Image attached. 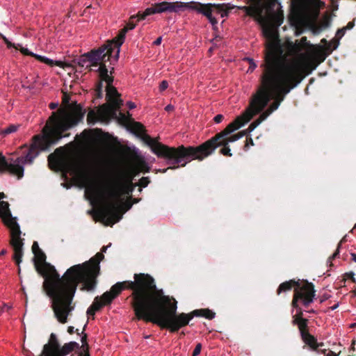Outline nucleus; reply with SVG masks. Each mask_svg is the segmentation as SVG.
Returning <instances> with one entry per match:
<instances>
[{"instance_id": "obj_1", "label": "nucleus", "mask_w": 356, "mask_h": 356, "mask_svg": "<svg viewBox=\"0 0 356 356\" xmlns=\"http://www.w3.org/2000/svg\"><path fill=\"white\" fill-rule=\"evenodd\" d=\"M103 257L102 254H97L96 257L82 264L71 266L60 277L55 267L46 261V254L42 250L34 254V267L44 278L42 288L51 300V307L59 323H67V317L74 309L72 301L79 283L83 284L82 291L95 289L100 273L99 261Z\"/></svg>"}, {"instance_id": "obj_2", "label": "nucleus", "mask_w": 356, "mask_h": 356, "mask_svg": "<svg viewBox=\"0 0 356 356\" xmlns=\"http://www.w3.org/2000/svg\"><path fill=\"white\" fill-rule=\"evenodd\" d=\"M282 51L270 44L266 51L264 63L261 65V86L252 95L251 108L261 113L271 99L280 104L285 96L303 79V69L297 62H289Z\"/></svg>"}, {"instance_id": "obj_3", "label": "nucleus", "mask_w": 356, "mask_h": 356, "mask_svg": "<svg viewBox=\"0 0 356 356\" xmlns=\"http://www.w3.org/2000/svg\"><path fill=\"white\" fill-rule=\"evenodd\" d=\"M84 115L85 111L76 103L71 111L60 108L56 112H53L42 129V135L33 136V143L25 156H19L13 163H9L0 153V172H9L16 176L18 179H22L24 176V165L31 164L38 156L40 150H45L61 138L68 137L70 134L65 132L82 121Z\"/></svg>"}, {"instance_id": "obj_4", "label": "nucleus", "mask_w": 356, "mask_h": 356, "mask_svg": "<svg viewBox=\"0 0 356 356\" xmlns=\"http://www.w3.org/2000/svg\"><path fill=\"white\" fill-rule=\"evenodd\" d=\"M134 279L117 282L109 291L115 298L124 289L131 290L130 305L135 318L156 325L164 292L157 288L155 280L149 274L135 273Z\"/></svg>"}, {"instance_id": "obj_5", "label": "nucleus", "mask_w": 356, "mask_h": 356, "mask_svg": "<svg viewBox=\"0 0 356 356\" xmlns=\"http://www.w3.org/2000/svg\"><path fill=\"white\" fill-rule=\"evenodd\" d=\"M156 325L161 329H166L174 333L189 324L195 316L211 320L216 314L209 309H195L190 313H177V302L172 297L163 295Z\"/></svg>"}, {"instance_id": "obj_6", "label": "nucleus", "mask_w": 356, "mask_h": 356, "mask_svg": "<svg viewBox=\"0 0 356 356\" xmlns=\"http://www.w3.org/2000/svg\"><path fill=\"white\" fill-rule=\"evenodd\" d=\"M245 131H243L236 134L224 136L211 144V146H213V147L211 148L205 145L207 143V140L197 146L185 147L181 145H179L178 149L162 147L165 151L163 152V154H164L165 156L172 159L175 163L182 162L183 164L181 165H183L186 163H189L193 160H204L205 158L211 155L217 147H220V145H229V143L236 141L245 136Z\"/></svg>"}, {"instance_id": "obj_7", "label": "nucleus", "mask_w": 356, "mask_h": 356, "mask_svg": "<svg viewBox=\"0 0 356 356\" xmlns=\"http://www.w3.org/2000/svg\"><path fill=\"white\" fill-rule=\"evenodd\" d=\"M133 177L121 175L108 192V201L101 210V215L106 219V225L112 226L119 222L122 214L119 211V201L122 194L130 195L136 184L132 182Z\"/></svg>"}, {"instance_id": "obj_8", "label": "nucleus", "mask_w": 356, "mask_h": 356, "mask_svg": "<svg viewBox=\"0 0 356 356\" xmlns=\"http://www.w3.org/2000/svg\"><path fill=\"white\" fill-rule=\"evenodd\" d=\"M9 206L10 204L8 202L0 201V218H1L3 224L10 229V245L14 251L13 259L19 267L18 271L19 273L21 270L19 264L22 262L24 254V239L21 238L22 232L19 225L17 222V218L13 217Z\"/></svg>"}, {"instance_id": "obj_9", "label": "nucleus", "mask_w": 356, "mask_h": 356, "mask_svg": "<svg viewBox=\"0 0 356 356\" xmlns=\"http://www.w3.org/2000/svg\"><path fill=\"white\" fill-rule=\"evenodd\" d=\"M48 163L49 168L52 170H60L68 172L84 182L88 181L87 172L83 169L80 161L76 159H70L64 161L54 154H51L48 156Z\"/></svg>"}, {"instance_id": "obj_10", "label": "nucleus", "mask_w": 356, "mask_h": 356, "mask_svg": "<svg viewBox=\"0 0 356 356\" xmlns=\"http://www.w3.org/2000/svg\"><path fill=\"white\" fill-rule=\"evenodd\" d=\"M112 44L106 43L98 49H94L91 51L83 54L78 60V65L80 67H84L87 62L90 63L89 65H86V69L89 71L95 70L92 67H97L100 61L108 62L111 58L114 59V53L111 49Z\"/></svg>"}, {"instance_id": "obj_11", "label": "nucleus", "mask_w": 356, "mask_h": 356, "mask_svg": "<svg viewBox=\"0 0 356 356\" xmlns=\"http://www.w3.org/2000/svg\"><path fill=\"white\" fill-rule=\"evenodd\" d=\"M314 286L313 284H307L302 288H298L295 291L293 294L291 305L293 308L297 310V314L293 316V320H303L305 319L303 316V312L299 306V302L305 307L308 306L313 302L315 296Z\"/></svg>"}, {"instance_id": "obj_12", "label": "nucleus", "mask_w": 356, "mask_h": 356, "mask_svg": "<svg viewBox=\"0 0 356 356\" xmlns=\"http://www.w3.org/2000/svg\"><path fill=\"white\" fill-rule=\"evenodd\" d=\"M257 114H258V113H255V109L251 108V102L250 101L249 106L245 111L241 115L238 116L233 122L229 123L222 131L207 140L206 145L210 148L213 147V146H211V144L224 136L230 135L232 132L238 129L245 123L248 122L252 117Z\"/></svg>"}, {"instance_id": "obj_13", "label": "nucleus", "mask_w": 356, "mask_h": 356, "mask_svg": "<svg viewBox=\"0 0 356 356\" xmlns=\"http://www.w3.org/2000/svg\"><path fill=\"white\" fill-rule=\"evenodd\" d=\"M232 8H227L225 4H203L193 1L191 10H196L199 13L204 15L207 17L212 25H215L218 22L216 18L212 16V12L215 11L216 13L220 14L222 17H224L228 15L229 10Z\"/></svg>"}, {"instance_id": "obj_14", "label": "nucleus", "mask_w": 356, "mask_h": 356, "mask_svg": "<svg viewBox=\"0 0 356 356\" xmlns=\"http://www.w3.org/2000/svg\"><path fill=\"white\" fill-rule=\"evenodd\" d=\"M145 141L147 143V145L151 147V149L154 154H155L158 157L164 159L166 161L167 164L170 165V166L168 168H165V169H159L157 170V172H159L161 173H165L169 169L175 170L179 167H184L188 163H186L184 165H181V164H183L182 162L175 163L172 159H170V158L165 156L164 155V154H163V152H165V151L162 147H166L172 148V149H178L179 147V146H178L177 147H169L166 145L162 144V143L156 141V140L152 138L149 136H145Z\"/></svg>"}, {"instance_id": "obj_15", "label": "nucleus", "mask_w": 356, "mask_h": 356, "mask_svg": "<svg viewBox=\"0 0 356 356\" xmlns=\"http://www.w3.org/2000/svg\"><path fill=\"white\" fill-rule=\"evenodd\" d=\"M140 20L138 16H131L129 19V22L126 24V26L122 29L118 36L111 41H107L106 43L112 44L111 49L114 53V60L116 61L119 58V54L120 50V46L123 44L125 38L126 33L129 31L132 30L136 26V22Z\"/></svg>"}, {"instance_id": "obj_16", "label": "nucleus", "mask_w": 356, "mask_h": 356, "mask_svg": "<svg viewBox=\"0 0 356 356\" xmlns=\"http://www.w3.org/2000/svg\"><path fill=\"white\" fill-rule=\"evenodd\" d=\"M106 98L109 102V104H104V107H106L117 115V112L120 109L123 104L122 100L120 99V94L118 92L115 87L113 84L107 85L106 87Z\"/></svg>"}, {"instance_id": "obj_17", "label": "nucleus", "mask_w": 356, "mask_h": 356, "mask_svg": "<svg viewBox=\"0 0 356 356\" xmlns=\"http://www.w3.org/2000/svg\"><path fill=\"white\" fill-rule=\"evenodd\" d=\"M111 117H116V115L113 114L112 111L108 110V108L104 107L103 105L101 109H99L97 111L90 110L88 112L87 115V122L89 124H95L98 121L107 122Z\"/></svg>"}, {"instance_id": "obj_18", "label": "nucleus", "mask_w": 356, "mask_h": 356, "mask_svg": "<svg viewBox=\"0 0 356 356\" xmlns=\"http://www.w3.org/2000/svg\"><path fill=\"white\" fill-rule=\"evenodd\" d=\"M250 6H238V8L243 10L245 14L256 18H262L265 9V0H249Z\"/></svg>"}, {"instance_id": "obj_19", "label": "nucleus", "mask_w": 356, "mask_h": 356, "mask_svg": "<svg viewBox=\"0 0 356 356\" xmlns=\"http://www.w3.org/2000/svg\"><path fill=\"white\" fill-rule=\"evenodd\" d=\"M170 2L167 1L156 3L153 7L145 9L143 13H138L140 19H145L147 16L155 13H161L166 11L170 12Z\"/></svg>"}, {"instance_id": "obj_20", "label": "nucleus", "mask_w": 356, "mask_h": 356, "mask_svg": "<svg viewBox=\"0 0 356 356\" xmlns=\"http://www.w3.org/2000/svg\"><path fill=\"white\" fill-rule=\"evenodd\" d=\"M60 345L56 335L54 333H51L49 342L44 345L42 351L38 356H53Z\"/></svg>"}, {"instance_id": "obj_21", "label": "nucleus", "mask_w": 356, "mask_h": 356, "mask_svg": "<svg viewBox=\"0 0 356 356\" xmlns=\"http://www.w3.org/2000/svg\"><path fill=\"white\" fill-rule=\"evenodd\" d=\"M307 284H312L311 282H308L307 281H303L302 282L298 281H296L294 280H290L289 281H286L282 282L280 284L278 289H277V294L280 295L282 292H286L291 291L293 287H294V291L298 289L305 286ZM295 294V292L293 293Z\"/></svg>"}, {"instance_id": "obj_22", "label": "nucleus", "mask_w": 356, "mask_h": 356, "mask_svg": "<svg viewBox=\"0 0 356 356\" xmlns=\"http://www.w3.org/2000/svg\"><path fill=\"white\" fill-rule=\"evenodd\" d=\"M80 348L79 344L75 341H70L65 343L63 346L60 345L58 349L56 351L53 356H66L74 350Z\"/></svg>"}, {"instance_id": "obj_23", "label": "nucleus", "mask_w": 356, "mask_h": 356, "mask_svg": "<svg viewBox=\"0 0 356 356\" xmlns=\"http://www.w3.org/2000/svg\"><path fill=\"white\" fill-rule=\"evenodd\" d=\"M106 62L100 61L96 71L99 72L100 81H105L107 85L113 84V76L108 75V70L106 66Z\"/></svg>"}, {"instance_id": "obj_24", "label": "nucleus", "mask_w": 356, "mask_h": 356, "mask_svg": "<svg viewBox=\"0 0 356 356\" xmlns=\"http://www.w3.org/2000/svg\"><path fill=\"white\" fill-rule=\"evenodd\" d=\"M193 1L183 3L179 1L170 2V12H178L179 10H184L186 9H192V4Z\"/></svg>"}, {"instance_id": "obj_25", "label": "nucleus", "mask_w": 356, "mask_h": 356, "mask_svg": "<svg viewBox=\"0 0 356 356\" xmlns=\"http://www.w3.org/2000/svg\"><path fill=\"white\" fill-rule=\"evenodd\" d=\"M303 334L304 335L301 336L302 340L309 347V350L313 351L316 347V338L309 332Z\"/></svg>"}, {"instance_id": "obj_26", "label": "nucleus", "mask_w": 356, "mask_h": 356, "mask_svg": "<svg viewBox=\"0 0 356 356\" xmlns=\"http://www.w3.org/2000/svg\"><path fill=\"white\" fill-rule=\"evenodd\" d=\"M292 323L293 325H297L300 333V336L304 335L305 333H308V320L307 319H303V320H293Z\"/></svg>"}, {"instance_id": "obj_27", "label": "nucleus", "mask_w": 356, "mask_h": 356, "mask_svg": "<svg viewBox=\"0 0 356 356\" xmlns=\"http://www.w3.org/2000/svg\"><path fill=\"white\" fill-rule=\"evenodd\" d=\"M35 58L50 66L56 65L59 67H63V63L61 61H54L53 60L39 55L35 56Z\"/></svg>"}, {"instance_id": "obj_28", "label": "nucleus", "mask_w": 356, "mask_h": 356, "mask_svg": "<svg viewBox=\"0 0 356 356\" xmlns=\"http://www.w3.org/2000/svg\"><path fill=\"white\" fill-rule=\"evenodd\" d=\"M261 113L259 117L252 122L248 127L247 131L252 132L257 126H259L264 120H265L267 118Z\"/></svg>"}, {"instance_id": "obj_29", "label": "nucleus", "mask_w": 356, "mask_h": 356, "mask_svg": "<svg viewBox=\"0 0 356 356\" xmlns=\"http://www.w3.org/2000/svg\"><path fill=\"white\" fill-rule=\"evenodd\" d=\"M99 298L100 301H102L104 305H110L115 299L110 291L104 292L101 296H99Z\"/></svg>"}, {"instance_id": "obj_30", "label": "nucleus", "mask_w": 356, "mask_h": 356, "mask_svg": "<svg viewBox=\"0 0 356 356\" xmlns=\"http://www.w3.org/2000/svg\"><path fill=\"white\" fill-rule=\"evenodd\" d=\"M280 104L276 100H273V103L269 106V107L264 111L262 113L266 115L265 116L268 118L273 111H276L280 106Z\"/></svg>"}, {"instance_id": "obj_31", "label": "nucleus", "mask_w": 356, "mask_h": 356, "mask_svg": "<svg viewBox=\"0 0 356 356\" xmlns=\"http://www.w3.org/2000/svg\"><path fill=\"white\" fill-rule=\"evenodd\" d=\"M339 44V40L337 39V38H334L331 40L330 42H329V44H327V47H326V50L329 52V53H331L332 52V51H334V49H336L338 46Z\"/></svg>"}, {"instance_id": "obj_32", "label": "nucleus", "mask_w": 356, "mask_h": 356, "mask_svg": "<svg viewBox=\"0 0 356 356\" xmlns=\"http://www.w3.org/2000/svg\"><path fill=\"white\" fill-rule=\"evenodd\" d=\"M90 306L94 309V310L98 312L105 305L102 301H100L99 296H97L95 298L94 301Z\"/></svg>"}, {"instance_id": "obj_33", "label": "nucleus", "mask_w": 356, "mask_h": 356, "mask_svg": "<svg viewBox=\"0 0 356 356\" xmlns=\"http://www.w3.org/2000/svg\"><path fill=\"white\" fill-rule=\"evenodd\" d=\"M18 127H19L18 125L10 124L8 127H6L4 129L1 130V134L3 136H6L8 134H10L15 132L17 130Z\"/></svg>"}, {"instance_id": "obj_34", "label": "nucleus", "mask_w": 356, "mask_h": 356, "mask_svg": "<svg viewBox=\"0 0 356 356\" xmlns=\"http://www.w3.org/2000/svg\"><path fill=\"white\" fill-rule=\"evenodd\" d=\"M149 183H150V179H149V177H143L139 180V182L136 184V186H138L140 187L139 192H141L142 188L147 187Z\"/></svg>"}, {"instance_id": "obj_35", "label": "nucleus", "mask_w": 356, "mask_h": 356, "mask_svg": "<svg viewBox=\"0 0 356 356\" xmlns=\"http://www.w3.org/2000/svg\"><path fill=\"white\" fill-rule=\"evenodd\" d=\"M137 170L139 172L147 173L150 171L151 168L145 161H141L138 164Z\"/></svg>"}, {"instance_id": "obj_36", "label": "nucleus", "mask_w": 356, "mask_h": 356, "mask_svg": "<svg viewBox=\"0 0 356 356\" xmlns=\"http://www.w3.org/2000/svg\"><path fill=\"white\" fill-rule=\"evenodd\" d=\"M132 131L136 134H140L145 131V127L141 123L135 122L132 125Z\"/></svg>"}, {"instance_id": "obj_37", "label": "nucleus", "mask_w": 356, "mask_h": 356, "mask_svg": "<svg viewBox=\"0 0 356 356\" xmlns=\"http://www.w3.org/2000/svg\"><path fill=\"white\" fill-rule=\"evenodd\" d=\"M119 204V211L123 215V213L127 211L128 210H129L132 205H133V203L129 201V200H127L124 203H123V205L122 207H121V206L120 205V202H118Z\"/></svg>"}, {"instance_id": "obj_38", "label": "nucleus", "mask_w": 356, "mask_h": 356, "mask_svg": "<svg viewBox=\"0 0 356 356\" xmlns=\"http://www.w3.org/2000/svg\"><path fill=\"white\" fill-rule=\"evenodd\" d=\"M222 148L220 149V154L225 156H232V154L231 153V149L229 148V146L228 145H220Z\"/></svg>"}, {"instance_id": "obj_39", "label": "nucleus", "mask_w": 356, "mask_h": 356, "mask_svg": "<svg viewBox=\"0 0 356 356\" xmlns=\"http://www.w3.org/2000/svg\"><path fill=\"white\" fill-rule=\"evenodd\" d=\"M343 277V278L341 280V282H343V284H345L347 279H350L353 283H356V280L355 278V273L352 271L344 273Z\"/></svg>"}, {"instance_id": "obj_40", "label": "nucleus", "mask_w": 356, "mask_h": 356, "mask_svg": "<svg viewBox=\"0 0 356 356\" xmlns=\"http://www.w3.org/2000/svg\"><path fill=\"white\" fill-rule=\"evenodd\" d=\"M81 334H82L81 338V341L82 343L81 348H82L83 350L88 351V350H89V345L87 342V337H88L87 334L82 332Z\"/></svg>"}, {"instance_id": "obj_41", "label": "nucleus", "mask_w": 356, "mask_h": 356, "mask_svg": "<svg viewBox=\"0 0 356 356\" xmlns=\"http://www.w3.org/2000/svg\"><path fill=\"white\" fill-rule=\"evenodd\" d=\"M324 346V343L323 342H318L316 341V347L315 349H314V352H316L317 354H325L327 350V349H322L321 348Z\"/></svg>"}, {"instance_id": "obj_42", "label": "nucleus", "mask_w": 356, "mask_h": 356, "mask_svg": "<svg viewBox=\"0 0 356 356\" xmlns=\"http://www.w3.org/2000/svg\"><path fill=\"white\" fill-rule=\"evenodd\" d=\"M1 38L3 39V42L6 44L8 48H15L16 49H18V47H19V44L16 45L15 44L12 43L10 41L8 40V39L3 35L2 34H0Z\"/></svg>"}, {"instance_id": "obj_43", "label": "nucleus", "mask_w": 356, "mask_h": 356, "mask_svg": "<svg viewBox=\"0 0 356 356\" xmlns=\"http://www.w3.org/2000/svg\"><path fill=\"white\" fill-rule=\"evenodd\" d=\"M309 42L307 41V37H302L300 39V43L297 44V48L300 50L302 48L309 46Z\"/></svg>"}, {"instance_id": "obj_44", "label": "nucleus", "mask_w": 356, "mask_h": 356, "mask_svg": "<svg viewBox=\"0 0 356 356\" xmlns=\"http://www.w3.org/2000/svg\"><path fill=\"white\" fill-rule=\"evenodd\" d=\"M103 91V81H100L96 85V92L97 97L100 98L102 96Z\"/></svg>"}, {"instance_id": "obj_45", "label": "nucleus", "mask_w": 356, "mask_h": 356, "mask_svg": "<svg viewBox=\"0 0 356 356\" xmlns=\"http://www.w3.org/2000/svg\"><path fill=\"white\" fill-rule=\"evenodd\" d=\"M245 60L250 64L248 72H253V70L257 67V64L254 63V60L250 58H245Z\"/></svg>"}, {"instance_id": "obj_46", "label": "nucleus", "mask_w": 356, "mask_h": 356, "mask_svg": "<svg viewBox=\"0 0 356 356\" xmlns=\"http://www.w3.org/2000/svg\"><path fill=\"white\" fill-rule=\"evenodd\" d=\"M343 239H342L338 244L337 245V248L336 250V251L332 254V256H330L329 257V261H331L332 260L334 259L337 257H338V255L339 254V249L341 248V243H343Z\"/></svg>"}, {"instance_id": "obj_47", "label": "nucleus", "mask_w": 356, "mask_h": 356, "mask_svg": "<svg viewBox=\"0 0 356 356\" xmlns=\"http://www.w3.org/2000/svg\"><path fill=\"white\" fill-rule=\"evenodd\" d=\"M19 50L22 54L26 56H31L34 58H35V56H38L37 54H35L34 53L30 51L28 49L24 47H21Z\"/></svg>"}, {"instance_id": "obj_48", "label": "nucleus", "mask_w": 356, "mask_h": 356, "mask_svg": "<svg viewBox=\"0 0 356 356\" xmlns=\"http://www.w3.org/2000/svg\"><path fill=\"white\" fill-rule=\"evenodd\" d=\"M90 131L92 132L93 136L97 138L101 137L102 135L104 134L102 130L101 129H98V128L91 129V130H90Z\"/></svg>"}, {"instance_id": "obj_49", "label": "nucleus", "mask_w": 356, "mask_h": 356, "mask_svg": "<svg viewBox=\"0 0 356 356\" xmlns=\"http://www.w3.org/2000/svg\"><path fill=\"white\" fill-rule=\"evenodd\" d=\"M201 350H202V344L199 343L196 345L195 349L193 350L192 356H197L200 353Z\"/></svg>"}, {"instance_id": "obj_50", "label": "nucleus", "mask_w": 356, "mask_h": 356, "mask_svg": "<svg viewBox=\"0 0 356 356\" xmlns=\"http://www.w3.org/2000/svg\"><path fill=\"white\" fill-rule=\"evenodd\" d=\"M12 305H8V304L3 302L2 305L0 306V312H3L4 311L8 312L12 309Z\"/></svg>"}, {"instance_id": "obj_51", "label": "nucleus", "mask_w": 356, "mask_h": 356, "mask_svg": "<svg viewBox=\"0 0 356 356\" xmlns=\"http://www.w3.org/2000/svg\"><path fill=\"white\" fill-rule=\"evenodd\" d=\"M346 31L343 29V27L337 30L336 33V38L340 40L345 34Z\"/></svg>"}, {"instance_id": "obj_52", "label": "nucleus", "mask_w": 356, "mask_h": 356, "mask_svg": "<svg viewBox=\"0 0 356 356\" xmlns=\"http://www.w3.org/2000/svg\"><path fill=\"white\" fill-rule=\"evenodd\" d=\"M168 87V83L167 81L165 80H163L161 81V83H160V86H159V90L160 91H163L165 90V89H167Z\"/></svg>"}, {"instance_id": "obj_53", "label": "nucleus", "mask_w": 356, "mask_h": 356, "mask_svg": "<svg viewBox=\"0 0 356 356\" xmlns=\"http://www.w3.org/2000/svg\"><path fill=\"white\" fill-rule=\"evenodd\" d=\"M95 312L96 311L94 310V309L90 306L88 309H87V312H86V314L90 317V316H92V319L95 318L94 316L95 314Z\"/></svg>"}, {"instance_id": "obj_54", "label": "nucleus", "mask_w": 356, "mask_h": 356, "mask_svg": "<svg viewBox=\"0 0 356 356\" xmlns=\"http://www.w3.org/2000/svg\"><path fill=\"white\" fill-rule=\"evenodd\" d=\"M224 119V116L221 114H218L216 115L213 118V120L216 123L218 124L220 123Z\"/></svg>"}, {"instance_id": "obj_55", "label": "nucleus", "mask_w": 356, "mask_h": 356, "mask_svg": "<svg viewBox=\"0 0 356 356\" xmlns=\"http://www.w3.org/2000/svg\"><path fill=\"white\" fill-rule=\"evenodd\" d=\"M41 249L39 248L38 243L37 241H34L32 245V251L33 253L35 254L38 252V250H40Z\"/></svg>"}, {"instance_id": "obj_56", "label": "nucleus", "mask_w": 356, "mask_h": 356, "mask_svg": "<svg viewBox=\"0 0 356 356\" xmlns=\"http://www.w3.org/2000/svg\"><path fill=\"white\" fill-rule=\"evenodd\" d=\"M108 247V245L103 246V247L102 248V249H101V252H97V253L94 257H92V258H90V259H92V258L96 257V256L97 255V254H102L104 256V257H103V258L99 261V263H100V262H101V261H102V260L104 259V255L103 252H106V250H107Z\"/></svg>"}, {"instance_id": "obj_57", "label": "nucleus", "mask_w": 356, "mask_h": 356, "mask_svg": "<svg viewBox=\"0 0 356 356\" xmlns=\"http://www.w3.org/2000/svg\"><path fill=\"white\" fill-rule=\"evenodd\" d=\"M355 26L354 20L352 22H349L346 26L343 27V29L346 31L347 30H350L353 29Z\"/></svg>"}, {"instance_id": "obj_58", "label": "nucleus", "mask_w": 356, "mask_h": 356, "mask_svg": "<svg viewBox=\"0 0 356 356\" xmlns=\"http://www.w3.org/2000/svg\"><path fill=\"white\" fill-rule=\"evenodd\" d=\"M327 25H328V22H324L323 24L316 26L314 29V32L318 33L319 31H321L323 26L326 27Z\"/></svg>"}, {"instance_id": "obj_59", "label": "nucleus", "mask_w": 356, "mask_h": 356, "mask_svg": "<svg viewBox=\"0 0 356 356\" xmlns=\"http://www.w3.org/2000/svg\"><path fill=\"white\" fill-rule=\"evenodd\" d=\"M70 101V97L67 94H64L63 97V102L65 104H67Z\"/></svg>"}, {"instance_id": "obj_60", "label": "nucleus", "mask_w": 356, "mask_h": 356, "mask_svg": "<svg viewBox=\"0 0 356 356\" xmlns=\"http://www.w3.org/2000/svg\"><path fill=\"white\" fill-rule=\"evenodd\" d=\"M127 107L129 108V109H134L136 108V104L135 103L132 102H127Z\"/></svg>"}, {"instance_id": "obj_61", "label": "nucleus", "mask_w": 356, "mask_h": 356, "mask_svg": "<svg viewBox=\"0 0 356 356\" xmlns=\"http://www.w3.org/2000/svg\"><path fill=\"white\" fill-rule=\"evenodd\" d=\"M324 356H339L338 355H337L334 352H333L332 350H328V352L327 351L325 354H323Z\"/></svg>"}, {"instance_id": "obj_62", "label": "nucleus", "mask_w": 356, "mask_h": 356, "mask_svg": "<svg viewBox=\"0 0 356 356\" xmlns=\"http://www.w3.org/2000/svg\"><path fill=\"white\" fill-rule=\"evenodd\" d=\"M161 41H162V38H161V37H159V38H157V39H156V40L153 42V44H154V45L158 46V45H160V44H161Z\"/></svg>"}, {"instance_id": "obj_63", "label": "nucleus", "mask_w": 356, "mask_h": 356, "mask_svg": "<svg viewBox=\"0 0 356 356\" xmlns=\"http://www.w3.org/2000/svg\"><path fill=\"white\" fill-rule=\"evenodd\" d=\"M67 332L70 334H72L75 332L74 327L73 326H69L67 328Z\"/></svg>"}, {"instance_id": "obj_64", "label": "nucleus", "mask_w": 356, "mask_h": 356, "mask_svg": "<svg viewBox=\"0 0 356 356\" xmlns=\"http://www.w3.org/2000/svg\"><path fill=\"white\" fill-rule=\"evenodd\" d=\"M174 109V106L171 104H168L165 107V110L168 112L172 111Z\"/></svg>"}]
</instances>
